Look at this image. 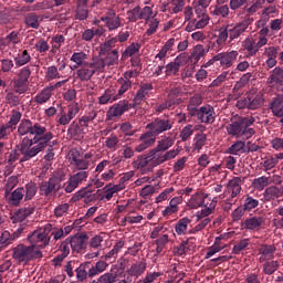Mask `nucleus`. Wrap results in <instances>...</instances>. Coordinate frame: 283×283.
Wrapping results in <instances>:
<instances>
[{"instance_id": "obj_1", "label": "nucleus", "mask_w": 283, "mask_h": 283, "mask_svg": "<svg viewBox=\"0 0 283 283\" xmlns=\"http://www.w3.org/2000/svg\"><path fill=\"white\" fill-rule=\"evenodd\" d=\"M19 136H33L24 137L20 143V146H17L15 149L11 150L8 157V164L13 165L19 161L20 165L36 158L44 151L54 138V134L48 130V128L40 123H32L30 119H22L18 126Z\"/></svg>"}, {"instance_id": "obj_2", "label": "nucleus", "mask_w": 283, "mask_h": 283, "mask_svg": "<svg viewBox=\"0 0 283 283\" xmlns=\"http://www.w3.org/2000/svg\"><path fill=\"white\" fill-rule=\"evenodd\" d=\"M255 123V117H244L240 115H234L230 118V123L226 126V132L228 136L233 138H243L249 140L255 136V128L251 126Z\"/></svg>"}, {"instance_id": "obj_3", "label": "nucleus", "mask_w": 283, "mask_h": 283, "mask_svg": "<svg viewBox=\"0 0 283 283\" xmlns=\"http://www.w3.org/2000/svg\"><path fill=\"white\" fill-rule=\"evenodd\" d=\"M107 266L109 264L105 261H97L95 265L90 261L83 262L75 268L76 282L85 283L87 282V277H96V275H101V273L107 271Z\"/></svg>"}, {"instance_id": "obj_4", "label": "nucleus", "mask_w": 283, "mask_h": 283, "mask_svg": "<svg viewBox=\"0 0 283 283\" xmlns=\"http://www.w3.org/2000/svg\"><path fill=\"white\" fill-rule=\"evenodd\" d=\"M41 258H43V252H41V250H33L31 245L20 243L12 248V259L15 260L18 264H28L32 262V260H41Z\"/></svg>"}, {"instance_id": "obj_5", "label": "nucleus", "mask_w": 283, "mask_h": 283, "mask_svg": "<svg viewBox=\"0 0 283 283\" xmlns=\"http://www.w3.org/2000/svg\"><path fill=\"white\" fill-rule=\"evenodd\" d=\"M178 154H180V148L167 150L166 153H163V150H158L157 148H153L148 151L153 168L158 167L168 160H174Z\"/></svg>"}, {"instance_id": "obj_6", "label": "nucleus", "mask_w": 283, "mask_h": 283, "mask_svg": "<svg viewBox=\"0 0 283 283\" xmlns=\"http://www.w3.org/2000/svg\"><path fill=\"white\" fill-rule=\"evenodd\" d=\"M94 155L92 153H86L83 158H81V150L73 148L70 150V164L75 167L76 171H88L90 159Z\"/></svg>"}, {"instance_id": "obj_7", "label": "nucleus", "mask_w": 283, "mask_h": 283, "mask_svg": "<svg viewBox=\"0 0 283 283\" xmlns=\"http://www.w3.org/2000/svg\"><path fill=\"white\" fill-rule=\"evenodd\" d=\"M63 178H65V175H53L48 181H43L40 185V193L48 197L51 193H56V191H61V182H63Z\"/></svg>"}, {"instance_id": "obj_8", "label": "nucleus", "mask_w": 283, "mask_h": 283, "mask_svg": "<svg viewBox=\"0 0 283 283\" xmlns=\"http://www.w3.org/2000/svg\"><path fill=\"white\" fill-rule=\"evenodd\" d=\"M172 127L174 120L157 117L151 123L147 124L146 129H148L157 138V136L165 134V132H169V129H172Z\"/></svg>"}, {"instance_id": "obj_9", "label": "nucleus", "mask_w": 283, "mask_h": 283, "mask_svg": "<svg viewBox=\"0 0 283 283\" xmlns=\"http://www.w3.org/2000/svg\"><path fill=\"white\" fill-rule=\"evenodd\" d=\"M28 242L33 247V251H39V249H45L50 247V237L48 233L35 230L27 237Z\"/></svg>"}, {"instance_id": "obj_10", "label": "nucleus", "mask_w": 283, "mask_h": 283, "mask_svg": "<svg viewBox=\"0 0 283 283\" xmlns=\"http://www.w3.org/2000/svg\"><path fill=\"white\" fill-rule=\"evenodd\" d=\"M269 43V39L261 36L258 38V40L248 36L243 42H242V49L247 50L249 56H255L258 52H260L261 48H264Z\"/></svg>"}, {"instance_id": "obj_11", "label": "nucleus", "mask_w": 283, "mask_h": 283, "mask_svg": "<svg viewBox=\"0 0 283 283\" xmlns=\"http://www.w3.org/2000/svg\"><path fill=\"white\" fill-rule=\"evenodd\" d=\"M251 23H253V19L248 18L235 24H227L230 35V43L240 39V36H242V34L249 30V25H251Z\"/></svg>"}, {"instance_id": "obj_12", "label": "nucleus", "mask_w": 283, "mask_h": 283, "mask_svg": "<svg viewBox=\"0 0 283 283\" xmlns=\"http://www.w3.org/2000/svg\"><path fill=\"white\" fill-rule=\"evenodd\" d=\"M80 112H81V108L78 107V104H71L67 106L66 112L62 111L57 114L56 123L63 126L70 125V123H72V120L76 118Z\"/></svg>"}, {"instance_id": "obj_13", "label": "nucleus", "mask_w": 283, "mask_h": 283, "mask_svg": "<svg viewBox=\"0 0 283 283\" xmlns=\"http://www.w3.org/2000/svg\"><path fill=\"white\" fill-rule=\"evenodd\" d=\"M129 109H132V104L128 101H120L109 107L106 113V120H116V118H120Z\"/></svg>"}, {"instance_id": "obj_14", "label": "nucleus", "mask_w": 283, "mask_h": 283, "mask_svg": "<svg viewBox=\"0 0 283 283\" xmlns=\"http://www.w3.org/2000/svg\"><path fill=\"white\" fill-rule=\"evenodd\" d=\"M90 176V170H78L77 172L73 174L67 181V185L65 187L66 193H72L74 189L78 187V185H83V182L87 181V178Z\"/></svg>"}, {"instance_id": "obj_15", "label": "nucleus", "mask_w": 283, "mask_h": 283, "mask_svg": "<svg viewBox=\"0 0 283 283\" xmlns=\"http://www.w3.org/2000/svg\"><path fill=\"white\" fill-rule=\"evenodd\" d=\"M101 21L105 23V28H107L109 32L118 30V28L123 25L120 17L116 14L114 9H109L103 17H101Z\"/></svg>"}, {"instance_id": "obj_16", "label": "nucleus", "mask_w": 283, "mask_h": 283, "mask_svg": "<svg viewBox=\"0 0 283 283\" xmlns=\"http://www.w3.org/2000/svg\"><path fill=\"white\" fill-rule=\"evenodd\" d=\"M138 145L135 147L137 154H143V151L154 147L156 145V135L151 134V130H146L138 138Z\"/></svg>"}, {"instance_id": "obj_17", "label": "nucleus", "mask_w": 283, "mask_h": 283, "mask_svg": "<svg viewBox=\"0 0 283 283\" xmlns=\"http://www.w3.org/2000/svg\"><path fill=\"white\" fill-rule=\"evenodd\" d=\"M216 108L206 104L199 108V120L205 125H213L216 123Z\"/></svg>"}, {"instance_id": "obj_18", "label": "nucleus", "mask_w": 283, "mask_h": 283, "mask_svg": "<svg viewBox=\"0 0 283 283\" xmlns=\"http://www.w3.org/2000/svg\"><path fill=\"white\" fill-rule=\"evenodd\" d=\"M151 90H154V85L151 83L143 84L130 104L132 107H139V105H143V103H147V94H149Z\"/></svg>"}, {"instance_id": "obj_19", "label": "nucleus", "mask_w": 283, "mask_h": 283, "mask_svg": "<svg viewBox=\"0 0 283 283\" xmlns=\"http://www.w3.org/2000/svg\"><path fill=\"white\" fill-rule=\"evenodd\" d=\"M90 237L86 233H81L70 238L71 249L76 253H83L87 247V241Z\"/></svg>"}, {"instance_id": "obj_20", "label": "nucleus", "mask_w": 283, "mask_h": 283, "mask_svg": "<svg viewBox=\"0 0 283 283\" xmlns=\"http://www.w3.org/2000/svg\"><path fill=\"white\" fill-rule=\"evenodd\" d=\"M238 51L221 52L216 55V60L220 62L221 67L229 69L238 61Z\"/></svg>"}, {"instance_id": "obj_21", "label": "nucleus", "mask_w": 283, "mask_h": 283, "mask_svg": "<svg viewBox=\"0 0 283 283\" xmlns=\"http://www.w3.org/2000/svg\"><path fill=\"white\" fill-rule=\"evenodd\" d=\"M195 13L197 19L193 20L195 28L197 30H202V28H207L209 25V14H207V8L200 7L199 4L195 8Z\"/></svg>"}, {"instance_id": "obj_22", "label": "nucleus", "mask_w": 283, "mask_h": 283, "mask_svg": "<svg viewBox=\"0 0 283 283\" xmlns=\"http://www.w3.org/2000/svg\"><path fill=\"white\" fill-rule=\"evenodd\" d=\"M134 168L142 171V174H147L154 169V165L151 164V158L149 157V153L139 156L134 163Z\"/></svg>"}, {"instance_id": "obj_23", "label": "nucleus", "mask_w": 283, "mask_h": 283, "mask_svg": "<svg viewBox=\"0 0 283 283\" xmlns=\"http://www.w3.org/2000/svg\"><path fill=\"white\" fill-rule=\"evenodd\" d=\"M264 222H266L264 217L254 216V217H250V218L245 219L243 222V227L248 231H260V229H262Z\"/></svg>"}, {"instance_id": "obj_24", "label": "nucleus", "mask_w": 283, "mask_h": 283, "mask_svg": "<svg viewBox=\"0 0 283 283\" xmlns=\"http://www.w3.org/2000/svg\"><path fill=\"white\" fill-rule=\"evenodd\" d=\"M266 84L269 87H277V85H283V69L280 66L274 67L270 72Z\"/></svg>"}, {"instance_id": "obj_25", "label": "nucleus", "mask_w": 283, "mask_h": 283, "mask_svg": "<svg viewBox=\"0 0 283 283\" xmlns=\"http://www.w3.org/2000/svg\"><path fill=\"white\" fill-rule=\"evenodd\" d=\"M242 178L240 177H233L231 180L227 184V189L231 193L230 198H238L240 193L242 192Z\"/></svg>"}, {"instance_id": "obj_26", "label": "nucleus", "mask_w": 283, "mask_h": 283, "mask_svg": "<svg viewBox=\"0 0 283 283\" xmlns=\"http://www.w3.org/2000/svg\"><path fill=\"white\" fill-rule=\"evenodd\" d=\"M275 251H277V248L275 245H269V244H262L259 248L260 262H266V260H273L275 258Z\"/></svg>"}, {"instance_id": "obj_27", "label": "nucleus", "mask_w": 283, "mask_h": 283, "mask_svg": "<svg viewBox=\"0 0 283 283\" xmlns=\"http://www.w3.org/2000/svg\"><path fill=\"white\" fill-rule=\"evenodd\" d=\"M90 17V10H87V0H77L75 19L78 21H85Z\"/></svg>"}, {"instance_id": "obj_28", "label": "nucleus", "mask_w": 283, "mask_h": 283, "mask_svg": "<svg viewBox=\"0 0 283 283\" xmlns=\"http://www.w3.org/2000/svg\"><path fill=\"white\" fill-rule=\"evenodd\" d=\"M123 247H125V241H117L114 244L113 249L103 256L104 262H116V258L118 253H120V249H123Z\"/></svg>"}, {"instance_id": "obj_29", "label": "nucleus", "mask_w": 283, "mask_h": 283, "mask_svg": "<svg viewBox=\"0 0 283 283\" xmlns=\"http://www.w3.org/2000/svg\"><path fill=\"white\" fill-rule=\"evenodd\" d=\"M53 94L52 88L46 86L34 96L33 102H35L36 105H45V103H49L50 98H52Z\"/></svg>"}, {"instance_id": "obj_30", "label": "nucleus", "mask_w": 283, "mask_h": 283, "mask_svg": "<svg viewBox=\"0 0 283 283\" xmlns=\"http://www.w3.org/2000/svg\"><path fill=\"white\" fill-rule=\"evenodd\" d=\"M86 132L82 129V127L77 124V122H73L67 129V135L73 140H81L84 138Z\"/></svg>"}, {"instance_id": "obj_31", "label": "nucleus", "mask_w": 283, "mask_h": 283, "mask_svg": "<svg viewBox=\"0 0 283 283\" xmlns=\"http://www.w3.org/2000/svg\"><path fill=\"white\" fill-rule=\"evenodd\" d=\"M94 74V69H92L90 63L84 66H80V69L76 71L77 78L83 82L91 81Z\"/></svg>"}, {"instance_id": "obj_32", "label": "nucleus", "mask_w": 283, "mask_h": 283, "mask_svg": "<svg viewBox=\"0 0 283 283\" xmlns=\"http://www.w3.org/2000/svg\"><path fill=\"white\" fill-rule=\"evenodd\" d=\"M189 224H191V219H189L188 217L179 219L175 224V232L177 233V235H187Z\"/></svg>"}, {"instance_id": "obj_33", "label": "nucleus", "mask_w": 283, "mask_h": 283, "mask_svg": "<svg viewBox=\"0 0 283 283\" xmlns=\"http://www.w3.org/2000/svg\"><path fill=\"white\" fill-rule=\"evenodd\" d=\"M185 54L178 55L174 62L166 65L165 74L166 76H176L180 72V59H184Z\"/></svg>"}, {"instance_id": "obj_34", "label": "nucleus", "mask_w": 283, "mask_h": 283, "mask_svg": "<svg viewBox=\"0 0 283 283\" xmlns=\"http://www.w3.org/2000/svg\"><path fill=\"white\" fill-rule=\"evenodd\" d=\"M210 14L212 17H221V19H229V4H217L214 7H211Z\"/></svg>"}, {"instance_id": "obj_35", "label": "nucleus", "mask_w": 283, "mask_h": 283, "mask_svg": "<svg viewBox=\"0 0 283 283\" xmlns=\"http://www.w3.org/2000/svg\"><path fill=\"white\" fill-rule=\"evenodd\" d=\"M118 101V95H116V90L107 88L102 96L98 97L99 105H107V103H114Z\"/></svg>"}, {"instance_id": "obj_36", "label": "nucleus", "mask_w": 283, "mask_h": 283, "mask_svg": "<svg viewBox=\"0 0 283 283\" xmlns=\"http://www.w3.org/2000/svg\"><path fill=\"white\" fill-rule=\"evenodd\" d=\"M269 107L271 108L274 116H279V118H282V116H283V97H280V96L273 97Z\"/></svg>"}, {"instance_id": "obj_37", "label": "nucleus", "mask_w": 283, "mask_h": 283, "mask_svg": "<svg viewBox=\"0 0 283 283\" xmlns=\"http://www.w3.org/2000/svg\"><path fill=\"white\" fill-rule=\"evenodd\" d=\"M218 205V198L214 197L209 206L206 205V208L201 209L200 212L197 213V219L202 220L205 218H209L216 211V206Z\"/></svg>"}, {"instance_id": "obj_38", "label": "nucleus", "mask_w": 283, "mask_h": 283, "mask_svg": "<svg viewBox=\"0 0 283 283\" xmlns=\"http://www.w3.org/2000/svg\"><path fill=\"white\" fill-rule=\"evenodd\" d=\"M280 196H282V190H280V188L276 186H270L263 192V198L266 202L276 200V198H280Z\"/></svg>"}, {"instance_id": "obj_39", "label": "nucleus", "mask_w": 283, "mask_h": 283, "mask_svg": "<svg viewBox=\"0 0 283 283\" xmlns=\"http://www.w3.org/2000/svg\"><path fill=\"white\" fill-rule=\"evenodd\" d=\"M205 56H207V51L205 50V45L197 44L192 49V52L190 54V61L192 63H198L201 59H205Z\"/></svg>"}, {"instance_id": "obj_40", "label": "nucleus", "mask_w": 283, "mask_h": 283, "mask_svg": "<svg viewBox=\"0 0 283 283\" xmlns=\"http://www.w3.org/2000/svg\"><path fill=\"white\" fill-rule=\"evenodd\" d=\"M145 271H147V263L143 261L137 262L130 266V269L128 270V275H130L132 277H140V275L145 273Z\"/></svg>"}, {"instance_id": "obj_41", "label": "nucleus", "mask_w": 283, "mask_h": 283, "mask_svg": "<svg viewBox=\"0 0 283 283\" xmlns=\"http://www.w3.org/2000/svg\"><path fill=\"white\" fill-rule=\"evenodd\" d=\"M96 116H98V113L96 111H93L88 113L87 115H83L78 118L77 124L80 127H82L83 132H87V127H90V123H92Z\"/></svg>"}, {"instance_id": "obj_42", "label": "nucleus", "mask_w": 283, "mask_h": 283, "mask_svg": "<svg viewBox=\"0 0 283 283\" xmlns=\"http://www.w3.org/2000/svg\"><path fill=\"white\" fill-rule=\"evenodd\" d=\"M206 198H207V195L205 193L192 195L187 206L189 207V209H198L202 207V205H205Z\"/></svg>"}, {"instance_id": "obj_43", "label": "nucleus", "mask_w": 283, "mask_h": 283, "mask_svg": "<svg viewBox=\"0 0 283 283\" xmlns=\"http://www.w3.org/2000/svg\"><path fill=\"white\" fill-rule=\"evenodd\" d=\"M71 61L76 64L74 65V69L76 67H83L84 65H87L90 62H87V55L85 52H75L71 56Z\"/></svg>"}, {"instance_id": "obj_44", "label": "nucleus", "mask_w": 283, "mask_h": 283, "mask_svg": "<svg viewBox=\"0 0 283 283\" xmlns=\"http://www.w3.org/2000/svg\"><path fill=\"white\" fill-rule=\"evenodd\" d=\"M24 23L27 28H32L33 30H39L41 23L39 22V15L35 12H30L24 17Z\"/></svg>"}, {"instance_id": "obj_45", "label": "nucleus", "mask_w": 283, "mask_h": 283, "mask_svg": "<svg viewBox=\"0 0 283 283\" xmlns=\"http://www.w3.org/2000/svg\"><path fill=\"white\" fill-rule=\"evenodd\" d=\"M174 143H175L174 138L164 137L157 142V146L155 147V149H157L158 151H163L165 154L169 151L171 147H174Z\"/></svg>"}, {"instance_id": "obj_46", "label": "nucleus", "mask_w": 283, "mask_h": 283, "mask_svg": "<svg viewBox=\"0 0 283 283\" xmlns=\"http://www.w3.org/2000/svg\"><path fill=\"white\" fill-rule=\"evenodd\" d=\"M74 227L66 226L63 228H54V230L51 232V235H53V240H63V238L70 235L73 231Z\"/></svg>"}, {"instance_id": "obj_47", "label": "nucleus", "mask_w": 283, "mask_h": 283, "mask_svg": "<svg viewBox=\"0 0 283 283\" xmlns=\"http://www.w3.org/2000/svg\"><path fill=\"white\" fill-rule=\"evenodd\" d=\"M180 96V88L178 87H175L172 88L166 101L172 106V107H176V105H180V103H182V98L179 97Z\"/></svg>"}, {"instance_id": "obj_48", "label": "nucleus", "mask_w": 283, "mask_h": 283, "mask_svg": "<svg viewBox=\"0 0 283 283\" xmlns=\"http://www.w3.org/2000/svg\"><path fill=\"white\" fill-rule=\"evenodd\" d=\"M264 105V97L258 94L254 97L248 96V109H260Z\"/></svg>"}, {"instance_id": "obj_49", "label": "nucleus", "mask_w": 283, "mask_h": 283, "mask_svg": "<svg viewBox=\"0 0 283 283\" xmlns=\"http://www.w3.org/2000/svg\"><path fill=\"white\" fill-rule=\"evenodd\" d=\"M34 213V208H24V209H19L12 220L13 222H23L29 216H32Z\"/></svg>"}, {"instance_id": "obj_50", "label": "nucleus", "mask_w": 283, "mask_h": 283, "mask_svg": "<svg viewBox=\"0 0 283 283\" xmlns=\"http://www.w3.org/2000/svg\"><path fill=\"white\" fill-rule=\"evenodd\" d=\"M273 182L274 181H271L269 177L262 176L253 179L252 187H254V189H256L258 191H263L265 187H269V185Z\"/></svg>"}, {"instance_id": "obj_51", "label": "nucleus", "mask_w": 283, "mask_h": 283, "mask_svg": "<svg viewBox=\"0 0 283 283\" xmlns=\"http://www.w3.org/2000/svg\"><path fill=\"white\" fill-rule=\"evenodd\" d=\"M140 52V44L138 43H132L128 48L125 49V51L122 53V61H126V59H129L132 56H136Z\"/></svg>"}, {"instance_id": "obj_52", "label": "nucleus", "mask_w": 283, "mask_h": 283, "mask_svg": "<svg viewBox=\"0 0 283 283\" xmlns=\"http://www.w3.org/2000/svg\"><path fill=\"white\" fill-rule=\"evenodd\" d=\"M263 2L261 0H255L251 6H245L244 7V12H245V19H251V17H253V14H255V12H258V10H261Z\"/></svg>"}, {"instance_id": "obj_53", "label": "nucleus", "mask_w": 283, "mask_h": 283, "mask_svg": "<svg viewBox=\"0 0 283 283\" xmlns=\"http://www.w3.org/2000/svg\"><path fill=\"white\" fill-rule=\"evenodd\" d=\"M30 84L28 82H24L23 80H20L19 77L13 80V91L15 94H25L28 92Z\"/></svg>"}, {"instance_id": "obj_54", "label": "nucleus", "mask_w": 283, "mask_h": 283, "mask_svg": "<svg viewBox=\"0 0 283 283\" xmlns=\"http://www.w3.org/2000/svg\"><path fill=\"white\" fill-rule=\"evenodd\" d=\"M88 65H91L95 74L96 72H103V70H105V67L107 66V64L105 63V60L101 56L93 57L92 62L88 63Z\"/></svg>"}, {"instance_id": "obj_55", "label": "nucleus", "mask_w": 283, "mask_h": 283, "mask_svg": "<svg viewBox=\"0 0 283 283\" xmlns=\"http://www.w3.org/2000/svg\"><path fill=\"white\" fill-rule=\"evenodd\" d=\"M31 60L32 57L30 56V53H28V50L22 51V53L18 54L14 57L15 65L18 67H23V65H28V62Z\"/></svg>"}, {"instance_id": "obj_56", "label": "nucleus", "mask_w": 283, "mask_h": 283, "mask_svg": "<svg viewBox=\"0 0 283 283\" xmlns=\"http://www.w3.org/2000/svg\"><path fill=\"white\" fill-rule=\"evenodd\" d=\"M258 207H260V200L251 196H247L243 201L242 208L245 209V211H253V209H258Z\"/></svg>"}, {"instance_id": "obj_57", "label": "nucleus", "mask_w": 283, "mask_h": 283, "mask_svg": "<svg viewBox=\"0 0 283 283\" xmlns=\"http://www.w3.org/2000/svg\"><path fill=\"white\" fill-rule=\"evenodd\" d=\"M279 269V261H268L263 264V273H265V275H273Z\"/></svg>"}, {"instance_id": "obj_58", "label": "nucleus", "mask_w": 283, "mask_h": 283, "mask_svg": "<svg viewBox=\"0 0 283 283\" xmlns=\"http://www.w3.org/2000/svg\"><path fill=\"white\" fill-rule=\"evenodd\" d=\"M273 224L279 229H283V205L274 209Z\"/></svg>"}, {"instance_id": "obj_59", "label": "nucleus", "mask_w": 283, "mask_h": 283, "mask_svg": "<svg viewBox=\"0 0 283 283\" xmlns=\"http://www.w3.org/2000/svg\"><path fill=\"white\" fill-rule=\"evenodd\" d=\"M36 191H39V187H36V184L34 182H29L25 185V190H24V200H32L34 196H36Z\"/></svg>"}, {"instance_id": "obj_60", "label": "nucleus", "mask_w": 283, "mask_h": 283, "mask_svg": "<svg viewBox=\"0 0 283 283\" xmlns=\"http://www.w3.org/2000/svg\"><path fill=\"white\" fill-rule=\"evenodd\" d=\"M104 62L108 67H112V65H118V50H113L104 59Z\"/></svg>"}, {"instance_id": "obj_61", "label": "nucleus", "mask_w": 283, "mask_h": 283, "mask_svg": "<svg viewBox=\"0 0 283 283\" xmlns=\"http://www.w3.org/2000/svg\"><path fill=\"white\" fill-rule=\"evenodd\" d=\"M23 196H25V189L17 188L11 193V205L18 206L23 200Z\"/></svg>"}, {"instance_id": "obj_62", "label": "nucleus", "mask_w": 283, "mask_h": 283, "mask_svg": "<svg viewBox=\"0 0 283 283\" xmlns=\"http://www.w3.org/2000/svg\"><path fill=\"white\" fill-rule=\"evenodd\" d=\"M6 103L10 105V107H17L21 105V97L12 92L7 93L6 95Z\"/></svg>"}, {"instance_id": "obj_63", "label": "nucleus", "mask_w": 283, "mask_h": 283, "mask_svg": "<svg viewBox=\"0 0 283 283\" xmlns=\"http://www.w3.org/2000/svg\"><path fill=\"white\" fill-rule=\"evenodd\" d=\"M4 43L7 45H18V43H21V38L19 36V31H12L10 34H8L4 38Z\"/></svg>"}, {"instance_id": "obj_64", "label": "nucleus", "mask_w": 283, "mask_h": 283, "mask_svg": "<svg viewBox=\"0 0 283 283\" xmlns=\"http://www.w3.org/2000/svg\"><path fill=\"white\" fill-rule=\"evenodd\" d=\"M92 283H116V275L111 272L102 274L96 281Z\"/></svg>"}]
</instances>
